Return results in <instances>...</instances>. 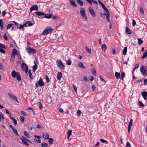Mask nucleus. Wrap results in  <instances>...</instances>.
Listing matches in <instances>:
<instances>
[{
  "mask_svg": "<svg viewBox=\"0 0 147 147\" xmlns=\"http://www.w3.org/2000/svg\"><path fill=\"white\" fill-rule=\"evenodd\" d=\"M11 75L14 78L16 77V79L18 81L20 82L21 81L22 79L20 74L19 72H16L14 70L12 71Z\"/></svg>",
  "mask_w": 147,
  "mask_h": 147,
  "instance_id": "obj_1",
  "label": "nucleus"
},
{
  "mask_svg": "<svg viewBox=\"0 0 147 147\" xmlns=\"http://www.w3.org/2000/svg\"><path fill=\"white\" fill-rule=\"evenodd\" d=\"M80 13L83 18L85 20L87 19V17L85 9L84 8L81 7L80 9Z\"/></svg>",
  "mask_w": 147,
  "mask_h": 147,
  "instance_id": "obj_2",
  "label": "nucleus"
},
{
  "mask_svg": "<svg viewBox=\"0 0 147 147\" xmlns=\"http://www.w3.org/2000/svg\"><path fill=\"white\" fill-rule=\"evenodd\" d=\"M140 71L143 76H145L146 75L147 72V67H146L144 69V66H142L140 67Z\"/></svg>",
  "mask_w": 147,
  "mask_h": 147,
  "instance_id": "obj_3",
  "label": "nucleus"
},
{
  "mask_svg": "<svg viewBox=\"0 0 147 147\" xmlns=\"http://www.w3.org/2000/svg\"><path fill=\"white\" fill-rule=\"evenodd\" d=\"M45 84L44 83L43 81L41 78H40L38 82L36 84V87H40L41 86H43Z\"/></svg>",
  "mask_w": 147,
  "mask_h": 147,
  "instance_id": "obj_4",
  "label": "nucleus"
},
{
  "mask_svg": "<svg viewBox=\"0 0 147 147\" xmlns=\"http://www.w3.org/2000/svg\"><path fill=\"white\" fill-rule=\"evenodd\" d=\"M52 29L51 27H50L49 28L47 27V28L43 32L42 34L43 35H46L52 32Z\"/></svg>",
  "mask_w": 147,
  "mask_h": 147,
  "instance_id": "obj_5",
  "label": "nucleus"
},
{
  "mask_svg": "<svg viewBox=\"0 0 147 147\" xmlns=\"http://www.w3.org/2000/svg\"><path fill=\"white\" fill-rule=\"evenodd\" d=\"M88 10L90 14L93 17H96V13L92 7H90L88 9Z\"/></svg>",
  "mask_w": 147,
  "mask_h": 147,
  "instance_id": "obj_6",
  "label": "nucleus"
},
{
  "mask_svg": "<svg viewBox=\"0 0 147 147\" xmlns=\"http://www.w3.org/2000/svg\"><path fill=\"white\" fill-rule=\"evenodd\" d=\"M8 94L9 96L13 100H15L16 101L18 102H19L17 100V98L14 95L11 94L10 93H8Z\"/></svg>",
  "mask_w": 147,
  "mask_h": 147,
  "instance_id": "obj_7",
  "label": "nucleus"
},
{
  "mask_svg": "<svg viewBox=\"0 0 147 147\" xmlns=\"http://www.w3.org/2000/svg\"><path fill=\"white\" fill-rule=\"evenodd\" d=\"M34 137L38 138L34 139V141L38 143H41V140L39 138H41V137L36 135H34Z\"/></svg>",
  "mask_w": 147,
  "mask_h": 147,
  "instance_id": "obj_8",
  "label": "nucleus"
},
{
  "mask_svg": "<svg viewBox=\"0 0 147 147\" xmlns=\"http://www.w3.org/2000/svg\"><path fill=\"white\" fill-rule=\"evenodd\" d=\"M38 9V6L37 5H33L30 8V11L31 12L33 10H37Z\"/></svg>",
  "mask_w": 147,
  "mask_h": 147,
  "instance_id": "obj_9",
  "label": "nucleus"
},
{
  "mask_svg": "<svg viewBox=\"0 0 147 147\" xmlns=\"http://www.w3.org/2000/svg\"><path fill=\"white\" fill-rule=\"evenodd\" d=\"M28 52L29 53L34 54L36 52V50L34 49L29 47L28 49Z\"/></svg>",
  "mask_w": 147,
  "mask_h": 147,
  "instance_id": "obj_10",
  "label": "nucleus"
},
{
  "mask_svg": "<svg viewBox=\"0 0 147 147\" xmlns=\"http://www.w3.org/2000/svg\"><path fill=\"white\" fill-rule=\"evenodd\" d=\"M142 95L143 96L144 99L146 100L147 98V92L144 91L142 92Z\"/></svg>",
  "mask_w": 147,
  "mask_h": 147,
  "instance_id": "obj_11",
  "label": "nucleus"
},
{
  "mask_svg": "<svg viewBox=\"0 0 147 147\" xmlns=\"http://www.w3.org/2000/svg\"><path fill=\"white\" fill-rule=\"evenodd\" d=\"M21 66L22 69L24 70H25L26 69H27H27L28 68L27 65L24 63H22Z\"/></svg>",
  "mask_w": 147,
  "mask_h": 147,
  "instance_id": "obj_12",
  "label": "nucleus"
},
{
  "mask_svg": "<svg viewBox=\"0 0 147 147\" xmlns=\"http://www.w3.org/2000/svg\"><path fill=\"white\" fill-rule=\"evenodd\" d=\"M69 2L71 4V5L74 7H77V5L75 3V1L73 0H69Z\"/></svg>",
  "mask_w": 147,
  "mask_h": 147,
  "instance_id": "obj_13",
  "label": "nucleus"
},
{
  "mask_svg": "<svg viewBox=\"0 0 147 147\" xmlns=\"http://www.w3.org/2000/svg\"><path fill=\"white\" fill-rule=\"evenodd\" d=\"M101 48L102 51L103 52H105L107 48V47L106 45L104 44L102 45Z\"/></svg>",
  "mask_w": 147,
  "mask_h": 147,
  "instance_id": "obj_14",
  "label": "nucleus"
},
{
  "mask_svg": "<svg viewBox=\"0 0 147 147\" xmlns=\"http://www.w3.org/2000/svg\"><path fill=\"white\" fill-rule=\"evenodd\" d=\"M78 66L80 67H81L83 69H85V67L83 65V63L79 61L78 62Z\"/></svg>",
  "mask_w": 147,
  "mask_h": 147,
  "instance_id": "obj_15",
  "label": "nucleus"
},
{
  "mask_svg": "<svg viewBox=\"0 0 147 147\" xmlns=\"http://www.w3.org/2000/svg\"><path fill=\"white\" fill-rule=\"evenodd\" d=\"M105 15L107 17V20L109 22H111V21L110 19V13L109 12V13H105Z\"/></svg>",
  "mask_w": 147,
  "mask_h": 147,
  "instance_id": "obj_16",
  "label": "nucleus"
},
{
  "mask_svg": "<svg viewBox=\"0 0 147 147\" xmlns=\"http://www.w3.org/2000/svg\"><path fill=\"white\" fill-rule=\"evenodd\" d=\"M28 22H25L24 24L23 25H21L19 27L20 29H22L23 30H24V27H25L27 26L26 24H27V23Z\"/></svg>",
  "mask_w": 147,
  "mask_h": 147,
  "instance_id": "obj_17",
  "label": "nucleus"
},
{
  "mask_svg": "<svg viewBox=\"0 0 147 147\" xmlns=\"http://www.w3.org/2000/svg\"><path fill=\"white\" fill-rule=\"evenodd\" d=\"M44 15H45L44 18H46L48 19H49L51 18L52 17V16H53V14H52L51 13H49V14H45Z\"/></svg>",
  "mask_w": 147,
  "mask_h": 147,
  "instance_id": "obj_18",
  "label": "nucleus"
},
{
  "mask_svg": "<svg viewBox=\"0 0 147 147\" xmlns=\"http://www.w3.org/2000/svg\"><path fill=\"white\" fill-rule=\"evenodd\" d=\"M42 137L45 139H48L49 138V136L48 134L45 133L43 134Z\"/></svg>",
  "mask_w": 147,
  "mask_h": 147,
  "instance_id": "obj_19",
  "label": "nucleus"
},
{
  "mask_svg": "<svg viewBox=\"0 0 147 147\" xmlns=\"http://www.w3.org/2000/svg\"><path fill=\"white\" fill-rule=\"evenodd\" d=\"M126 29H125V32H126L129 34H131V31L130 29L128 28L127 27H126Z\"/></svg>",
  "mask_w": 147,
  "mask_h": 147,
  "instance_id": "obj_20",
  "label": "nucleus"
},
{
  "mask_svg": "<svg viewBox=\"0 0 147 147\" xmlns=\"http://www.w3.org/2000/svg\"><path fill=\"white\" fill-rule=\"evenodd\" d=\"M15 54L12 53L11 55V59L10 61L11 62L13 63L15 58Z\"/></svg>",
  "mask_w": 147,
  "mask_h": 147,
  "instance_id": "obj_21",
  "label": "nucleus"
},
{
  "mask_svg": "<svg viewBox=\"0 0 147 147\" xmlns=\"http://www.w3.org/2000/svg\"><path fill=\"white\" fill-rule=\"evenodd\" d=\"M62 76V73L61 72H59L57 75V79L60 80Z\"/></svg>",
  "mask_w": 147,
  "mask_h": 147,
  "instance_id": "obj_22",
  "label": "nucleus"
},
{
  "mask_svg": "<svg viewBox=\"0 0 147 147\" xmlns=\"http://www.w3.org/2000/svg\"><path fill=\"white\" fill-rule=\"evenodd\" d=\"M35 13L38 16H41L44 15L45 13L43 12H40L39 11L35 12Z\"/></svg>",
  "mask_w": 147,
  "mask_h": 147,
  "instance_id": "obj_23",
  "label": "nucleus"
},
{
  "mask_svg": "<svg viewBox=\"0 0 147 147\" xmlns=\"http://www.w3.org/2000/svg\"><path fill=\"white\" fill-rule=\"evenodd\" d=\"M91 71L92 72L93 74L94 75L96 76V71L95 68L94 67H92L91 69Z\"/></svg>",
  "mask_w": 147,
  "mask_h": 147,
  "instance_id": "obj_24",
  "label": "nucleus"
},
{
  "mask_svg": "<svg viewBox=\"0 0 147 147\" xmlns=\"http://www.w3.org/2000/svg\"><path fill=\"white\" fill-rule=\"evenodd\" d=\"M115 76L116 78L117 79H119L121 77L120 74L119 72H115Z\"/></svg>",
  "mask_w": 147,
  "mask_h": 147,
  "instance_id": "obj_25",
  "label": "nucleus"
},
{
  "mask_svg": "<svg viewBox=\"0 0 147 147\" xmlns=\"http://www.w3.org/2000/svg\"><path fill=\"white\" fill-rule=\"evenodd\" d=\"M9 116L11 119H12L13 120L14 123V124L15 125H17V123L16 120L15 119H14L13 117L11 116Z\"/></svg>",
  "mask_w": 147,
  "mask_h": 147,
  "instance_id": "obj_26",
  "label": "nucleus"
},
{
  "mask_svg": "<svg viewBox=\"0 0 147 147\" xmlns=\"http://www.w3.org/2000/svg\"><path fill=\"white\" fill-rule=\"evenodd\" d=\"M28 74H29V75L30 79L31 80H32V79H33V77L32 74V73H31L30 70H29Z\"/></svg>",
  "mask_w": 147,
  "mask_h": 147,
  "instance_id": "obj_27",
  "label": "nucleus"
},
{
  "mask_svg": "<svg viewBox=\"0 0 147 147\" xmlns=\"http://www.w3.org/2000/svg\"><path fill=\"white\" fill-rule=\"evenodd\" d=\"M3 20L1 19L0 20V28L1 30H2L3 29Z\"/></svg>",
  "mask_w": 147,
  "mask_h": 147,
  "instance_id": "obj_28",
  "label": "nucleus"
},
{
  "mask_svg": "<svg viewBox=\"0 0 147 147\" xmlns=\"http://www.w3.org/2000/svg\"><path fill=\"white\" fill-rule=\"evenodd\" d=\"M77 2L81 6H82L84 5L83 2L80 0H77Z\"/></svg>",
  "mask_w": 147,
  "mask_h": 147,
  "instance_id": "obj_29",
  "label": "nucleus"
},
{
  "mask_svg": "<svg viewBox=\"0 0 147 147\" xmlns=\"http://www.w3.org/2000/svg\"><path fill=\"white\" fill-rule=\"evenodd\" d=\"M1 118H2L3 119H5V118L3 114L1 112H0V121H2Z\"/></svg>",
  "mask_w": 147,
  "mask_h": 147,
  "instance_id": "obj_30",
  "label": "nucleus"
},
{
  "mask_svg": "<svg viewBox=\"0 0 147 147\" xmlns=\"http://www.w3.org/2000/svg\"><path fill=\"white\" fill-rule=\"evenodd\" d=\"M24 135L28 138H30V135L26 131H24Z\"/></svg>",
  "mask_w": 147,
  "mask_h": 147,
  "instance_id": "obj_31",
  "label": "nucleus"
},
{
  "mask_svg": "<svg viewBox=\"0 0 147 147\" xmlns=\"http://www.w3.org/2000/svg\"><path fill=\"white\" fill-rule=\"evenodd\" d=\"M125 76V73L124 72H123L121 73V79L122 80H123V78Z\"/></svg>",
  "mask_w": 147,
  "mask_h": 147,
  "instance_id": "obj_32",
  "label": "nucleus"
},
{
  "mask_svg": "<svg viewBox=\"0 0 147 147\" xmlns=\"http://www.w3.org/2000/svg\"><path fill=\"white\" fill-rule=\"evenodd\" d=\"M127 47H124V49L123 50V54L124 55H125L127 53Z\"/></svg>",
  "mask_w": 147,
  "mask_h": 147,
  "instance_id": "obj_33",
  "label": "nucleus"
},
{
  "mask_svg": "<svg viewBox=\"0 0 147 147\" xmlns=\"http://www.w3.org/2000/svg\"><path fill=\"white\" fill-rule=\"evenodd\" d=\"M147 56V51H146L143 54L142 57L143 59H144Z\"/></svg>",
  "mask_w": 147,
  "mask_h": 147,
  "instance_id": "obj_34",
  "label": "nucleus"
},
{
  "mask_svg": "<svg viewBox=\"0 0 147 147\" xmlns=\"http://www.w3.org/2000/svg\"><path fill=\"white\" fill-rule=\"evenodd\" d=\"M72 131V130H69L68 131V132H67V138H69L70 136L71 135V134Z\"/></svg>",
  "mask_w": 147,
  "mask_h": 147,
  "instance_id": "obj_35",
  "label": "nucleus"
},
{
  "mask_svg": "<svg viewBox=\"0 0 147 147\" xmlns=\"http://www.w3.org/2000/svg\"><path fill=\"white\" fill-rule=\"evenodd\" d=\"M62 63L61 61L59 59H58L57 61V64L58 65V66H60L61 64Z\"/></svg>",
  "mask_w": 147,
  "mask_h": 147,
  "instance_id": "obj_36",
  "label": "nucleus"
},
{
  "mask_svg": "<svg viewBox=\"0 0 147 147\" xmlns=\"http://www.w3.org/2000/svg\"><path fill=\"white\" fill-rule=\"evenodd\" d=\"M28 22L27 24H26V25L27 26L26 27H28L29 26H32L33 25V24L30 21H28L27 22Z\"/></svg>",
  "mask_w": 147,
  "mask_h": 147,
  "instance_id": "obj_37",
  "label": "nucleus"
},
{
  "mask_svg": "<svg viewBox=\"0 0 147 147\" xmlns=\"http://www.w3.org/2000/svg\"><path fill=\"white\" fill-rule=\"evenodd\" d=\"M48 144L46 142H43L41 144V147H47Z\"/></svg>",
  "mask_w": 147,
  "mask_h": 147,
  "instance_id": "obj_38",
  "label": "nucleus"
},
{
  "mask_svg": "<svg viewBox=\"0 0 147 147\" xmlns=\"http://www.w3.org/2000/svg\"><path fill=\"white\" fill-rule=\"evenodd\" d=\"M49 139V144H52L54 141V140L52 138H50Z\"/></svg>",
  "mask_w": 147,
  "mask_h": 147,
  "instance_id": "obj_39",
  "label": "nucleus"
},
{
  "mask_svg": "<svg viewBox=\"0 0 147 147\" xmlns=\"http://www.w3.org/2000/svg\"><path fill=\"white\" fill-rule=\"evenodd\" d=\"M38 105L40 109H42L43 108L42 103L41 102H38Z\"/></svg>",
  "mask_w": 147,
  "mask_h": 147,
  "instance_id": "obj_40",
  "label": "nucleus"
},
{
  "mask_svg": "<svg viewBox=\"0 0 147 147\" xmlns=\"http://www.w3.org/2000/svg\"><path fill=\"white\" fill-rule=\"evenodd\" d=\"M102 7L107 13H109V11L108 9L106 8L104 4L102 6Z\"/></svg>",
  "mask_w": 147,
  "mask_h": 147,
  "instance_id": "obj_41",
  "label": "nucleus"
},
{
  "mask_svg": "<svg viewBox=\"0 0 147 147\" xmlns=\"http://www.w3.org/2000/svg\"><path fill=\"white\" fill-rule=\"evenodd\" d=\"M59 68L61 69H64L65 66V65L63 64V63H61V64L60 66H59Z\"/></svg>",
  "mask_w": 147,
  "mask_h": 147,
  "instance_id": "obj_42",
  "label": "nucleus"
},
{
  "mask_svg": "<svg viewBox=\"0 0 147 147\" xmlns=\"http://www.w3.org/2000/svg\"><path fill=\"white\" fill-rule=\"evenodd\" d=\"M20 121L22 122H24L25 120L24 117L22 116H20Z\"/></svg>",
  "mask_w": 147,
  "mask_h": 147,
  "instance_id": "obj_43",
  "label": "nucleus"
},
{
  "mask_svg": "<svg viewBox=\"0 0 147 147\" xmlns=\"http://www.w3.org/2000/svg\"><path fill=\"white\" fill-rule=\"evenodd\" d=\"M15 55H16L18 53L17 50L16 49H14L13 50V52L12 53Z\"/></svg>",
  "mask_w": 147,
  "mask_h": 147,
  "instance_id": "obj_44",
  "label": "nucleus"
},
{
  "mask_svg": "<svg viewBox=\"0 0 147 147\" xmlns=\"http://www.w3.org/2000/svg\"><path fill=\"white\" fill-rule=\"evenodd\" d=\"M86 50L90 54H91V49H90L88 47H85Z\"/></svg>",
  "mask_w": 147,
  "mask_h": 147,
  "instance_id": "obj_45",
  "label": "nucleus"
},
{
  "mask_svg": "<svg viewBox=\"0 0 147 147\" xmlns=\"http://www.w3.org/2000/svg\"><path fill=\"white\" fill-rule=\"evenodd\" d=\"M13 129V132L14 133L16 134L18 136H19V135L18 132L17 130H16V129Z\"/></svg>",
  "mask_w": 147,
  "mask_h": 147,
  "instance_id": "obj_46",
  "label": "nucleus"
},
{
  "mask_svg": "<svg viewBox=\"0 0 147 147\" xmlns=\"http://www.w3.org/2000/svg\"><path fill=\"white\" fill-rule=\"evenodd\" d=\"M100 141L102 143H105L107 144L108 143V142L107 141L102 139H101L100 140Z\"/></svg>",
  "mask_w": 147,
  "mask_h": 147,
  "instance_id": "obj_47",
  "label": "nucleus"
},
{
  "mask_svg": "<svg viewBox=\"0 0 147 147\" xmlns=\"http://www.w3.org/2000/svg\"><path fill=\"white\" fill-rule=\"evenodd\" d=\"M138 104L141 107H143L144 106V105L142 103V102L140 101H138Z\"/></svg>",
  "mask_w": 147,
  "mask_h": 147,
  "instance_id": "obj_48",
  "label": "nucleus"
},
{
  "mask_svg": "<svg viewBox=\"0 0 147 147\" xmlns=\"http://www.w3.org/2000/svg\"><path fill=\"white\" fill-rule=\"evenodd\" d=\"M13 26V24H8L7 26V29H9V28H10L11 27H12Z\"/></svg>",
  "mask_w": 147,
  "mask_h": 147,
  "instance_id": "obj_49",
  "label": "nucleus"
},
{
  "mask_svg": "<svg viewBox=\"0 0 147 147\" xmlns=\"http://www.w3.org/2000/svg\"><path fill=\"white\" fill-rule=\"evenodd\" d=\"M66 64L68 65H70L71 64V61L70 60H68L66 61Z\"/></svg>",
  "mask_w": 147,
  "mask_h": 147,
  "instance_id": "obj_50",
  "label": "nucleus"
},
{
  "mask_svg": "<svg viewBox=\"0 0 147 147\" xmlns=\"http://www.w3.org/2000/svg\"><path fill=\"white\" fill-rule=\"evenodd\" d=\"M138 40L139 44L140 45H141L143 42V41L141 40V38L138 39Z\"/></svg>",
  "mask_w": 147,
  "mask_h": 147,
  "instance_id": "obj_51",
  "label": "nucleus"
},
{
  "mask_svg": "<svg viewBox=\"0 0 147 147\" xmlns=\"http://www.w3.org/2000/svg\"><path fill=\"white\" fill-rule=\"evenodd\" d=\"M3 38L6 40L7 41L8 40L7 36L6 33H5L3 36Z\"/></svg>",
  "mask_w": 147,
  "mask_h": 147,
  "instance_id": "obj_52",
  "label": "nucleus"
},
{
  "mask_svg": "<svg viewBox=\"0 0 147 147\" xmlns=\"http://www.w3.org/2000/svg\"><path fill=\"white\" fill-rule=\"evenodd\" d=\"M22 142L24 144H25L27 146H28L29 145V144H28V143H27L26 141V140H22Z\"/></svg>",
  "mask_w": 147,
  "mask_h": 147,
  "instance_id": "obj_53",
  "label": "nucleus"
},
{
  "mask_svg": "<svg viewBox=\"0 0 147 147\" xmlns=\"http://www.w3.org/2000/svg\"><path fill=\"white\" fill-rule=\"evenodd\" d=\"M33 67V70L34 71V72L35 70L37 69V65H34Z\"/></svg>",
  "mask_w": 147,
  "mask_h": 147,
  "instance_id": "obj_54",
  "label": "nucleus"
},
{
  "mask_svg": "<svg viewBox=\"0 0 147 147\" xmlns=\"http://www.w3.org/2000/svg\"><path fill=\"white\" fill-rule=\"evenodd\" d=\"M0 69L4 70H5V69L4 66L2 65L1 63H0Z\"/></svg>",
  "mask_w": 147,
  "mask_h": 147,
  "instance_id": "obj_55",
  "label": "nucleus"
},
{
  "mask_svg": "<svg viewBox=\"0 0 147 147\" xmlns=\"http://www.w3.org/2000/svg\"><path fill=\"white\" fill-rule=\"evenodd\" d=\"M100 78L101 81L104 82V84H105L106 83V81L103 78L102 76H100Z\"/></svg>",
  "mask_w": 147,
  "mask_h": 147,
  "instance_id": "obj_56",
  "label": "nucleus"
},
{
  "mask_svg": "<svg viewBox=\"0 0 147 147\" xmlns=\"http://www.w3.org/2000/svg\"><path fill=\"white\" fill-rule=\"evenodd\" d=\"M140 9V13L142 14H143V15L144 14V11L143 9V8L142 7H141Z\"/></svg>",
  "mask_w": 147,
  "mask_h": 147,
  "instance_id": "obj_57",
  "label": "nucleus"
},
{
  "mask_svg": "<svg viewBox=\"0 0 147 147\" xmlns=\"http://www.w3.org/2000/svg\"><path fill=\"white\" fill-rule=\"evenodd\" d=\"M133 123V119H131L129 123V124L128 126H131L132 125Z\"/></svg>",
  "mask_w": 147,
  "mask_h": 147,
  "instance_id": "obj_58",
  "label": "nucleus"
},
{
  "mask_svg": "<svg viewBox=\"0 0 147 147\" xmlns=\"http://www.w3.org/2000/svg\"><path fill=\"white\" fill-rule=\"evenodd\" d=\"M0 52L3 53H5V51L2 48H0Z\"/></svg>",
  "mask_w": 147,
  "mask_h": 147,
  "instance_id": "obj_59",
  "label": "nucleus"
},
{
  "mask_svg": "<svg viewBox=\"0 0 147 147\" xmlns=\"http://www.w3.org/2000/svg\"><path fill=\"white\" fill-rule=\"evenodd\" d=\"M105 13L104 14L102 12H101L100 13V16L101 17H102L103 18H105Z\"/></svg>",
  "mask_w": 147,
  "mask_h": 147,
  "instance_id": "obj_60",
  "label": "nucleus"
},
{
  "mask_svg": "<svg viewBox=\"0 0 147 147\" xmlns=\"http://www.w3.org/2000/svg\"><path fill=\"white\" fill-rule=\"evenodd\" d=\"M21 113L24 116H26L27 115L26 113V112L24 111H21Z\"/></svg>",
  "mask_w": 147,
  "mask_h": 147,
  "instance_id": "obj_61",
  "label": "nucleus"
},
{
  "mask_svg": "<svg viewBox=\"0 0 147 147\" xmlns=\"http://www.w3.org/2000/svg\"><path fill=\"white\" fill-rule=\"evenodd\" d=\"M96 3H93L94 5V6L96 8V9H97L98 8V3L97 1H96Z\"/></svg>",
  "mask_w": 147,
  "mask_h": 147,
  "instance_id": "obj_62",
  "label": "nucleus"
},
{
  "mask_svg": "<svg viewBox=\"0 0 147 147\" xmlns=\"http://www.w3.org/2000/svg\"><path fill=\"white\" fill-rule=\"evenodd\" d=\"M126 146L127 147H130L131 146L129 142H127Z\"/></svg>",
  "mask_w": 147,
  "mask_h": 147,
  "instance_id": "obj_63",
  "label": "nucleus"
},
{
  "mask_svg": "<svg viewBox=\"0 0 147 147\" xmlns=\"http://www.w3.org/2000/svg\"><path fill=\"white\" fill-rule=\"evenodd\" d=\"M77 113V114H78V115L79 116L80 115V114L81 113V111H80V110H79L78 111Z\"/></svg>",
  "mask_w": 147,
  "mask_h": 147,
  "instance_id": "obj_64",
  "label": "nucleus"
}]
</instances>
